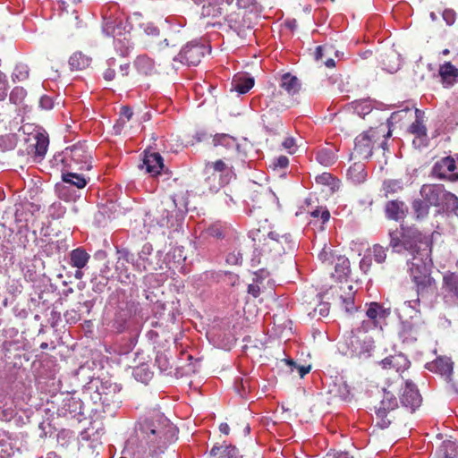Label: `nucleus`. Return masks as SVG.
Segmentation results:
<instances>
[{
	"mask_svg": "<svg viewBox=\"0 0 458 458\" xmlns=\"http://www.w3.org/2000/svg\"><path fill=\"white\" fill-rule=\"evenodd\" d=\"M389 247L392 251L404 257L407 272L415 285L418 295L425 296L436 289L432 277V241L417 228L401 225L392 230Z\"/></svg>",
	"mask_w": 458,
	"mask_h": 458,
	"instance_id": "1",
	"label": "nucleus"
},
{
	"mask_svg": "<svg viewBox=\"0 0 458 458\" xmlns=\"http://www.w3.org/2000/svg\"><path fill=\"white\" fill-rule=\"evenodd\" d=\"M141 431L146 435L149 455L157 458L164 453L171 441L174 427L168 420L157 414L155 418L144 421Z\"/></svg>",
	"mask_w": 458,
	"mask_h": 458,
	"instance_id": "2",
	"label": "nucleus"
},
{
	"mask_svg": "<svg viewBox=\"0 0 458 458\" xmlns=\"http://www.w3.org/2000/svg\"><path fill=\"white\" fill-rule=\"evenodd\" d=\"M213 143L216 148V155L221 156L223 158L207 163L206 168L212 169L214 172L223 173L227 169L228 164L238 156L239 144L233 137L228 134H216L213 138Z\"/></svg>",
	"mask_w": 458,
	"mask_h": 458,
	"instance_id": "3",
	"label": "nucleus"
},
{
	"mask_svg": "<svg viewBox=\"0 0 458 458\" xmlns=\"http://www.w3.org/2000/svg\"><path fill=\"white\" fill-rule=\"evenodd\" d=\"M153 253V247L150 243L147 242L142 247L140 251L138 253V258L134 261L133 254L131 253L128 250L123 249L118 250L117 254V262L115 266V269L119 274H123V272H127V267L125 263L131 262L134 267L139 271H146V270H156L157 267L153 265L150 260V256Z\"/></svg>",
	"mask_w": 458,
	"mask_h": 458,
	"instance_id": "4",
	"label": "nucleus"
},
{
	"mask_svg": "<svg viewBox=\"0 0 458 458\" xmlns=\"http://www.w3.org/2000/svg\"><path fill=\"white\" fill-rule=\"evenodd\" d=\"M91 159V153L86 143L78 142L66 148L63 152L62 170H90L92 167Z\"/></svg>",
	"mask_w": 458,
	"mask_h": 458,
	"instance_id": "5",
	"label": "nucleus"
},
{
	"mask_svg": "<svg viewBox=\"0 0 458 458\" xmlns=\"http://www.w3.org/2000/svg\"><path fill=\"white\" fill-rule=\"evenodd\" d=\"M385 132L386 127L384 124H380L358 135L354 141L355 153L362 158L371 157L373 149L376 148V143L380 137L386 136Z\"/></svg>",
	"mask_w": 458,
	"mask_h": 458,
	"instance_id": "6",
	"label": "nucleus"
},
{
	"mask_svg": "<svg viewBox=\"0 0 458 458\" xmlns=\"http://www.w3.org/2000/svg\"><path fill=\"white\" fill-rule=\"evenodd\" d=\"M276 236H277L276 233L273 232L269 233L267 237L264 240L263 245L256 247L259 254L266 258L273 259L294 250V244L289 246L283 245V242H287L286 235Z\"/></svg>",
	"mask_w": 458,
	"mask_h": 458,
	"instance_id": "7",
	"label": "nucleus"
},
{
	"mask_svg": "<svg viewBox=\"0 0 458 458\" xmlns=\"http://www.w3.org/2000/svg\"><path fill=\"white\" fill-rule=\"evenodd\" d=\"M398 407V401L394 394L390 391L384 390L383 397L378 405L375 406V412L377 418V425L382 428H387L392 421L390 413Z\"/></svg>",
	"mask_w": 458,
	"mask_h": 458,
	"instance_id": "8",
	"label": "nucleus"
},
{
	"mask_svg": "<svg viewBox=\"0 0 458 458\" xmlns=\"http://www.w3.org/2000/svg\"><path fill=\"white\" fill-rule=\"evenodd\" d=\"M269 89H271V93L267 97L268 99L267 103V107L269 108V112L273 110L282 112L293 106V97L289 95V93L275 86H271Z\"/></svg>",
	"mask_w": 458,
	"mask_h": 458,
	"instance_id": "9",
	"label": "nucleus"
},
{
	"mask_svg": "<svg viewBox=\"0 0 458 458\" xmlns=\"http://www.w3.org/2000/svg\"><path fill=\"white\" fill-rule=\"evenodd\" d=\"M432 173L439 179H447L451 182L458 180L456 161L451 157H443L436 162Z\"/></svg>",
	"mask_w": 458,
	"mask_h": 458,
	"instance_id": "10",
	"label": "nucleus"
},
{
	"mask_svg": "<svg viewBox=\"0 0 458 458\" xmlns=\"http://www.w3.org/2000/svg\"><path fill=\"white\" fill-rule=\"evenodd\" d=\"M422 398L417 386L410 380H406L403 388L401 403L403 406L409 408L411 411L420 407Z\"/></svg>",
	"mask_w": 458,
	"mask_h": 458,
	"instance_id": "11",
	"label": "nucleus"
},
{
	"mask_svg": "<svg viewBox=\"0 0 458 458\" xmlns=\"http://www.w3.org/2000/svg\"><path fill=\"white\" fill-rule=\"evenodd\" d=\"M204 55V47L198 44H188L179 53V58L182 63L188 65H198Z\"/></svg>",
	"mask_w": 458,
	"mask_h": 458,
	"instance_id": "12",
	"label": "nucleus"
},
{
	"mask_svg": "<svg viewBox=\"0 0 458 458\" xmlns=\"http://www.w3.org/2000/svg\"><path fill=\"white\" fill-rule=\"evenodd\" d=\"M445 190L441 185L424 184L420 189L422 199L431 207L439 206L443 202Z\"/></svg>",
	"mask_w": 458,
	"mask_h": 458,
	"instance_id": "13",
	"label": "nucleus"
},
{
	"mask_svg": "<svg viewBox=\"0 0 458 458\" xmlns=\"http://www.w3.org/2000/svg\"><path fill=\"white\" fill-rule=\"evenodd\" d=\"M453 361L447 357H438L434 361L427 363L426 368L434 373H438L445 377L447 382H451L453 374Z\"/></svg>",
	"mask_w": 458,
	"mask_h": 458,
	"instance_id": "14",
	"label": "nucleus"
},
{
	"mask_svg": "<svg viewBox=\"0 0 458 458\" xmlns=\"http://www.w3.org/2000/svg\"><path fill=\"white\" fill-rule=\"evenodd\" d=\"M366 307V316L368 319L371 320L372 323L382 329L381 323L389 316V310L385 309L380 303L375 301L367 303Z\"/></svg>",
	"mask_w": 458,
	"mask_h": 458,
	"instance_id": "15",
	"label": "nucleus"
},
{
	"mask_svg": "<svg viewBox=\"0 0 458 458\" xmlns=\"http://www.w3.org/2000/svg\"><path fill=\"white\" fill-rule=\"evenodd\" d=\"M380 363L383 369L395 370L396 372H403L410 366L409 360L401 353L386 357Z\"/></svg>",
	"mask_w": 458,
	"mask_h": 458,
	"instance_id": "16",
	"label": "nucleus"
},
{
	"mask_svg": "<svg viewBox=\"0 0 458 458\" xmlns=\"http://www.w3.org/2000/svg\"><path fill=\"white\" fill-rule=\"evenodd\" d=\"M238 454L236 446L226 444L225 441L215 444L209 451L210 458H237Z\"/></svg>",
	"mask_w": 458,
	"mask_h": 458,
	"instance_id": "17",
	"label": "nucleus"
},
{
	"mask_svg": "<svg viewBox=\"0 0 458 458\" xmlns=\"http://www.w3.org/2000/svg\"><path fill=\"white\" fill-rule=\"evenodd\" d=\"M163 157L159 153L146 154L143 164L146 171L152 175H157L164 169Z\"/></svg>",
	"mask_w": 458,
	"mask_h": 458,
	"instance_id": "18",
	"label": "nucleus"
},
{
	"mask_svg": "<svg viewBox=\"0 0 458 458\" xmlns=\"http://www.w3.org/2000/svg\"><path fill=\"white\" fill-rule=\"evenodd\" d=\"M347 179L353 184H360L367 180L366 166L361 162L350 165L346 173Z\"/></svg>",
	"mask_w": 458,
	"mask_h": 458,
	"instance_id": "19",
	"label": "nucleus"
},
{
	"mask_svg": "<svg viewBox=\"0 0 458 458\" xmlns=\"http://www.w3.org/2000/svg\"><path fill=\"white\" fill-rule=\"evenodd\" d=\"M279 88L293 97L300 91L301 83L296 76L290 73H284L280 78Z\"/></svg>",
	"mask_w": 458,
	"mask_h": 458,
	"instance_id": "20",
	"label": "nucleus"
},
{
	"mask_svg": "<svg viewBox=\"0 0 458 458\" xmlns=\"http://www.w3.org/2000/svg\"><path fill=\"white\" fill-rule=\"evenodd\" d=\"M329 393L344 401H351L352 398L350 386L342 377L335 381L334 385L329 390Z\"/></svg>",
	"mask_w": 458,
	"mask_h": 458,
	"instance_id": "21",
	"label": "nucleus"
},
{
	"mask_svg": "<svg viewBox=\"0 0 458 458\" xmlns=\"http://www.w3.org/2000/svg\"><path fill=\"white\" fill-rule=\"evenodd\" d=\"M421 335L420 327L411 322H404L402 326L400 337L403 343L412 344Z\"/></svg>",
	"mask_w": 458,
	"mask_h": 458,
	"instance_id": "22",
	"label": "nucleus"
},
{
	"mask_svg": "<svg viewBox=\"0 0 458 458\" xmlns=\"http://www.w3.org/2000/svg\"><path fill=\"white\" fill-rule=\"evenodd\" d=\"M331 261L330 267H333L335 269L333 276L336 277V279L341 280L349 274L350 261L345 256L337 255Z\"/></svg>",
	"mask_w": 458,
	"mask_h": 458,
	"instance_id": "23",
	"label": "nucleus"
},
{
	"mask_svg": "<svg viewBox=\"0 0 458 458\" xmlns=\"http://www.w3.org/2000/svg\"><path fill=\"white\" fill-rule=\"evenodd\" d=\"M69 256L70 265L78 269L84 268L90 259L89 254L81 247L72 250Z\"/></svg>",
	"mask_w": 458,
	"mask_h": 458,
	"instance_id": "24",
	"label": "nucleus"
},
{
	"mask_svg": "<svg viewBox=\"0 0 458 458\" xmlns=\"http://www.w3.org/2000/svg\"><path fill=\"white\" fill-rule=\"evenodd\" d=\"M74 171L62 170V180L64 182L75 186L78 189H83L88 183V179Z\"/></svg>",
	"mask_w": 458,
	"mask_h": 458,
	"instance_id": "25",
	"label": "nucleus"
},
{
	"mask_svg": "<svg viewBox=\"0 0 458 458\" xmlns=\"http://www.w3.org/2000/svg\"><path fill=\"white\" fill-rule=\"evenodd\" d=\"M439 75L441 76L443 83L453 85L458 78V69L450 62H445L440 65Z\"/></svg>",
	"mask_w": 458,
	"mask_h": 458,
	"instance_id": "26",
	"label": "nucleus"
},
{
	"mask_svg": "<svg viewBox=\"0 0 458 458\" xmlns=\"http://www.w3.org/2000/svg\"><path fill=\"white\" fill-rule=\"evenodd\" d=\"M404 203L399 200H391L386 204L385 211L388 219L398 221L404 215Z\"/></svg>",
	"mask_w": 458,
	"mask_h": 458,
	"instance_id": "27",
	"label": "nucleus"
},
{
	"mask_svg": "<svg viewBox=\"0 0 458 458\" xmlns=\"http://www.w3.org/2000/svg\"><path fill=\"white\" fill-rule=\"evenodd\" d=\"M169 208H172L173 209L175 208L174 202H162L159 206L157 208V212L160 214V217L157 218V223L160 226H165L168 225L170 218L172 216V211L169 210Z\"/></svg>",
	"mask_w": 458,
	"mask_h": 458,
	"instance_id": "28",
	"label": "nucleus"
},
{
	"mask_svg": "<svg viewBox=\"0 0 458 458\" xmlns=\"http://www.w3.org/2000/svg\"><path fill=\"white\" fill-rule=\"evenodd\" d=\"M91 58L81 52L74 53L69 59L72 70H84L90 65Z\"/></svg>",
	"mask_w": 458,
	"mask_h": 458,
	"instance_id": "29",
	"label": "nucleus"
},
{
	"mask_svg": "<svg viewBox=\"0 0 458 458\" xmlns=\"http://www.w3.org/2000/svg\"><path fill=\"white\" fill-rule=\"evenodd\" d=\"M34 139L35 143L32 144L31 147L34 148L35 156L42 158L47 151L49 143L48 137L38 132L34 136Z\"/></svg>",
	"mask_w": 458,
	"mask_h": 458,
	"instance_id": "30",
	"label": "nucleus"
},
{
	"mask_svg": "<svg viewBox=\"0 0 458 458\" xmlns=\"http://www.w3.org/2000/svg\"><path fill=\"white\" fill-rule=\"evenodd\" d=\"M137 71L144 75H149L154 72V63L147 55H139L134 61Z\"/></svg>",
	"mask_w": 458,
	"mask_h": 458,
	"instance_id": "31",
	"label": "nucleus"
},
{
	"mask_svg": "<svg viewBox=\"0 0 458 458\" xmlns=\"http://www.w3.org/2000/svg\"><path fill=\"white\" fill-rule=\"evenodd\" d=\"M254 86V80L250 77L241 76L233 79V87L240 94L247 93Z\"/></svg>",
	"mask_w": 458,
	"mask_h": 458,
	"instance_id": "32",
	"label": "nucleus"
},
{
	"mask_svg": "<svg viewBox=\"0 0 458 458\" xmlns=\"http://www.w3.org/2000/svg\"><path fill=\"white\" fill-rule=\"evenodd\" d=\"M403 189V182L400 180L389 179L385 180L382 184L384 196L388 198L389 195L398 193Z\"/></svg>",
	"mask_w": 458,
	"mask_h": 458,
	"instance_id": "33",
	"label": "nucleus"
},
{
	"mask_svg": "<svg viewBox=\"0 0 458 458\" xmlns=\"http://www.w3.org/2000/svg\"><path fill=\"white\" fill-rule=\"evenodd\" d=\"M387 250H388L387 247H383L380 244H374L372 246V248L369 249V251L371 253L374 260L377 263L381 264V263L385 262L386 259Z\"/></svg>",
	"mask_w": 458,
	"mask_h": 458,
	"instance_id": "34",
	"label": "nucleus"
},
{
	"mask_svg": "<svg viewBox=\"0 0 458 458\" xmlns=\"http://www.w3.org/2000/svg\"><path fill=\"white\" fill-rule=\"evenodd\" d=\"M335 159V156L331 150L322 149L317 153V160L325 166L333 165Z\"/></svg>",
	"mask_w": 458,
	"mask_h": 458,
	"instance_id": "35",
	"label": "nucleus"
},
{
	"mask_svg": "<svg viewBox=\"0 0 458 458\" xmlns=\"http://www.w3.org/2000/svg\"><path fill=\"white\" fill-rule=\"evenodd\" d=\"M446 289L458 297V274L452 273L444 276Z\"/></svg>",
	"mask_w": 458,
	"mask_h": 458,
	"instance_id": "36",
	"label": "nucleus"
},
{
	"mask_svg": "<svg viewBox=\"0 0 458 458\" xmlns=\"http://www.w3.org/2000/svg\"><path fill=\"white\" fill-rule=\"evenodd\" d=\"M429 205L422 199H415L412 202V208L418 218L424 217L428 215Z\"/></svg>",
	"mask_w": 458,
	"mask_h": 458,
	"instance_id": "37",
	"label": "nucleus"
},
{
	"mask_svg": "<svg viewBox=\"0 0 458 458\" xmlns=\"http://www.w3.org/2000/svg\"><path fill=\"white\" fill-rule=\"evenodd\" d=\"M409 131L411 134L416 135L418 138L427 137V128L423 124L422 121L416 119L409 127Z\"/></svg>",
	"mask_w": 458,
	"mask_h": 458,
	"instance_id": "38",
	"label": "nucleus"
},
{
	"mask_svg": "<svg viewBox=\"0 0 458 458\" xmlns=\"http://www.w3.org/2000/svg\"><path fill=\"white\" fill-rule=\"evenodd\" d=\"M13 81H22L29 77V67L24 64H18L13 72Z\"/></svg>",
	"mask_w": 458,
	"mask_h": 458,
	"instance_id": "39",
	"label": "nucleus"
},
{
	"mask_svg": "<svg viewBox=\"0 0 458 458\" xmlns=\"http://www.w3.org/2000/svg\"><path fill=\"white\" fill-rule=\"evenodd\" d=\"M133 375L136 379L147 383L152 378L153 373L144 366H140L134 369Z\"/></svg>",
	"mask_w": 458,
	"mask_h": 458,
	"instance_id": "40",
	"label": "nucleus"
},
{
	"mask_svg": "<svg viewBox=\"0 0 458 458\" xmlns=\"http://www.w3.org/2000/svg\"><path fill=\"white\" fill-rule=\"evenodd\" d=\"M308 214H310L313 218H321L322 224L327 223L330 218V212L326 208L310 209L308 208L306 210Z\"/></svg>",
	"mask_w": 458,
	"mask_h": 458,
	"instance_id": "41",
	"label": "nucleus"
},
{
	"mask_svg": "<svg viewBox=\"0 0 458 458\" xmlns=\"http://www.w3.org/2000/svg\"><path fill=\"white\" fill-rule=\"evenodd\" d=\"M133 115V112L131 108L128 106H123L120 110V116L117 121L118 126H123L127 122H129Z\"/></svg>",
	"mask_w": 458,
	"mask_h": 458,
	"instance_id": "42",
	"label": "nucleus"
},
{
	"mask_svg": "<svg viewBox=\"0 0 458 458\" xmlns=\"http://www.w3.org/2000/svg\"><path fill=\"white\" fill-rule=\"evenodd\" d=\"M443 201L445 202L446 209L455 210L458 208V198L451 192L445 191Z\"/></svg>",
	"mask_w": 458,
	"mask_h": 458,
	"instance_id": "43",
	"label": "nucleus"
},
{
	"mask_svg": "<svg viewBox=\"0 0 458 458\" xmlns=\"http://www.w3.org/2000/svg\"><path fill=\"white\" fill-rule=\"evenodd\" d=\"M285 361L289 365L291 371L293 372L296 369L301 377H303L311 369V367L310 365H297L293 360H285Z\"/></svg>",
	"mask_w": 458,
	"mask_h": 458,
	"instance_id": "44",
	"label": "nucleus"
},
{
	"mask_svg": "<svg viewBox=\"0 0 458 458\" xmlns=\"http://www.w3.org/2000/svg\"><path fill=\"white\" fill-rule=\"evenodd\" d=\"M442 448L445 453V458H454V456H453V453L458 451V442L445 441Z\"/></svg>",
	"mask_w": 458,
	"mask_h": 458,
	"instance_id": "45",
	"label": "nucleus"
},
{
	"mask_svg": "<svg viewBox=\"0 0 458 458\" xmlns=\"http://www.w3.org/2000/svg\"><path fill=\"white\" fill-rule=\"evenodd\" d=\"M335 256L336 255H335L333 251L327 248H324L318 254L319 259L326 267H330L332 263L331 260L334 259Z\"/></svg>",
	"mask_w": 458,
	"mask_h": 458,
	"instance_id": "46",
	"label": "nucleus"
},
{
	"mask_svg": "<svg viewBox=\"0 0 458 458\" xmlns=\"http://www.w3.org/2000/svg\"><path fill=\"white\" fill-rule=\"evenodd\" d=\"M339 300H341L342 308L346 311L350 312L354 309V298L352 293H349L347 296L339 295Z\"/></svg>",
	"mask_w": 458,
	"mask_h": 458,
	"instance_id": "47",
	"label": "nucleus"
},
{
	"mask_svg": "<svg viewBox=\"0 0 458 458\" xmlns=\"http://www.w3.org/2000/svg\"><path fill=\"white\" fill-rule=\"evenodd\" d=\"M289 165V159L286 156H280L275 158L271 164L270 167L276 170V168H286Z\"/></svg>",
	"mask_w": 458,
	"mask_h": 458,
	"instance_id": "48",
	"label": "nucleus"
},
{
	"mask_svg": "<svg viewBox=\"0 0 458 458\" xmlns=\"http://www.w3.org/2000/svg\"><path fill=\"white\" fill-rule=\"evenodd\" d=\"M8 92V81L4 72L0 71V101L4 100Z\"/></svg>",
	"mask_w": 458,
	"mask_h": 458,
	"instance_id": "49",
	"label": "nucleus"
},
{
	"mask_svg": "<svg viewBox=\"0 0 458 458\" xmlns=\"http://www.w3.org/2000/svg\"><path fill=\"white\" fill-rule=\"evenodd\" d=\"M208 233L216 238H224L225 237V228L220 225L214 224L208 228Z\"/></svg>",
	"mask_w": 458,
	"mask_h": 458,
	"instance_id": "50",
	"label": "nucleus"
},
{
	"mask_svg": "<svg viewBox=\"0 0 458 458\" xmlns=\"http://www.w3.org/2000/svg\"><path fill=\"white\" fill-rule=\"evenodd\" d=\"M384 126L386 127V132H385L386 136L380 137V139L376 143V148H381L383 149H386L387 147V139L389 137H391L392 131L388 125L384 124Z\"/></svg>",
	"mask_w": 458,
	"mask_h": 458,
	"instance_id": "51",
	"label": "nucleus"
},
{
	"mask_svg": "<svg viewBox=\"0 0 458 458\" xmlns=\"http://www.w3.org/2000/svg\"><path fill=\"white\" fill-rule=\"evenodd\" d=\"M377 327H378L376 324L372 323L371 320L364 319V320H362L360 326L357 328V331L359 333H367V332L374 330Z\"/></svg>",
	"mask_w": 458,
	"mask_h": 458,
	"instance_id": "52",
	"label": "nucleus"
},
{
	"mask_svg": "<svg viewBox=\"0 0 458 458\" xmlns=\"http://www.w3.org/2000/svg\"><path fill=\"white\" fill-rule=\"evenodd\" d=\"M39 106L43 110H50L54 106L53 98L49 96L44 95L39 99Z\"/></svg>",
	"mask_w": 458,
	"mask_h": 458,
	"instance_id": "53",
	"label": "nucleus"
},
{
	"mask_svg": "<svg viewBox=\"0 0 458 458\" xmlns=\"http://www.w3.org/2000/svg\"><path fill=\"white\" fill-rule=\"evenodd\" d=\"M372 266V258L369 255H365L360 261V267L364 273H368Z\"/></svg>",
	"mask_w": 458,
	"mask_h": 458,
	"instance_id": "54",
	"label": "nucleus"
},
{
	"mask_svg": "<svg viewBox=\"0 0 458 458\" xmlns=\"http://www.w3.org/2000/svg\"><path fill=\"white\" fill-rule=\"evenodd\" d=\"M442 16L448 25H452L455 21L456 13L451 9H446L443 12Z\"/></svg>",
	"mask_w": 458,
	"mask_h": 458,
	"instance_id": "55",
	"label": "nucleus"
},
{
	"mask_svg": "<svg viewBox=\"0 0 458 458\" xmlns=\"http://www.w3.org/2000/svg\"><path fill=\"white\" fill-rule=\"evenodd\" d=\"M283 147L289 151V153H294L295 140L292 137L286 138L283 143Z\"/></svg>",
	"mask_w": 458,
	"mask_h": 458,
	"instance_id": "56",
	"label": "nucleus"
},
{
	"mask_svg": "<svg viewBox=\"0 0 458 458\" xmlns=\"http://www.w3.org/2000/svg\"><path fill=\"white\" fill-rule=\"evenodd\" d=\"M259 286L258 284H250L248 286V293L253 297L257 298L259 295Z\"/></svg>",
	"mask_w": 458,
	"mask_h": 458,
	"instance_id": "57",
	"label": "nucleus"
},
{
	"mask_svg": "<svg viewBox=\"0 0 458 458\" xmlns=\"http://www.w3.org/2000/svg\"><path fill=\"white\" fill-rule=\"evenodd\" d=\"M114 76H115V72H114V69H112V68H107V69L104 72V79H105L106 81H113V80H114Z\"/></svg>",
	"mask_w": 458,
	"mask_h": 458,
	"instance_id": "58",
	"label": "nucleus"
},
{
	"mask_svg": "<svg viewBox=\"0 0 458 458\" xmlns=\"http://www.w3.org/2000/svg\"><path fill=\"white\" fill-rule=\"evenodd\" d=\"M324 50H325V48L322 46H318L316 47V50H315V59L317 61H319V60L322 59V57L324 55Z\"/></svg>",
	"mask_w": 458,
	"mask_h": 458,
	"instance_id": "59",
	"label": "nucleus"
},
{
	"mask_svg": "<svg viewBox=\"0 0 458 458\" xmlns=\"http://www.w3.org/2000/svg\"><path fill=\"white\" fill-rule=\"evenodd\" d=\"M233 0H210V4H218V5H230L232 4Z\"/></svg>",
	"mask_w": 458,
	"mask_h": 458,
	"instance_id": "60",
	"label": "nucleus"
},
{
	"mask_svg": "<svg viewBox=\"0 0 458 458\" xmlns=\"http://www.w3.org/2000/svg\"><path fill=\"white\" fill-rule=\"evenodd\" d=\"M219 430L221 433L225 434V435H229L230 433V427L227 423H221L219 425Z\"/></svg>",
	"mask_w": 458,
	"mask_h": 458,
	"instance_id": "61",
	"label": "nucleus"
},
{
	"mask_svg": "<svg viewBox=\"0 0 458 458\" xmlns=\"http://www.w3.org/2000/svg\"><path fill=\"white\" fill-rule=\"evenodd\" d=\"M285 24L291 30H293L297 27L296 20L287 21Z\"/></svg>",
	"mask_w": 458,
	"mask_h": 458,
	"instance_id": "62",
	"label": "nucleus"
},
{
	"mask_svg": "<svg viewBox=\"0 0 458 458\" xmlns=\"http://www.w3.org/2000/svg\"><path fill=\"white\" fill-rule=\"evenodd\" d=\"M324 64L328 68H333L335 66V63L333 58H328L327 61L324 62Z\"/></svg>",
	"mask_w": 458,
	"mask_h": 458,
	"instance_id": "63",
	"label": "nucleus"
},
{
	"mask_svg": "<svg viewBox=\"0 0 458 458\" xmlns=\"http://www.w3.org/2000/svg\"><path fill=\"white\" fill-rule=\"evenodd\" d=\"M371 111V106L370 105H368V104H365L362 107H361V112L363 114H367L369 113H370Z\"/></svg>",
	"mask_w": 458,
	"mask_h": 458,
	"instance_id": "64",
	"label": "nucleus"
}]
</instances>
